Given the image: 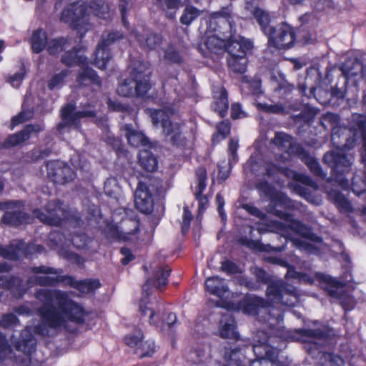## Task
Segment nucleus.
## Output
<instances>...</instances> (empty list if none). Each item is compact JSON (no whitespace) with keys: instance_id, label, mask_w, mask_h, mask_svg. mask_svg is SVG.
I'll use <instances>...</instances> for the list:
<instances>
[{"instance_id":"obj_1","label":"nucleus","mask_w":366,"mask_h":366,"mask_svg":"<svg viewBox=\"0 0 366 366\" xmlns=\"http://www.w3.org/2000/svg\"><path fill=\"white\" fill-rule=\"evenodd\" d=\"M36 296L45 300L37 310L41 318V323L35 327L37 334L46 337L49 336V329H66L67 321L79 325L85 323L88 312L65 292L42 289L36 292Z\"/></svg>"},{"instance_id":"obj_2","label":"nucleus","mask_w":366,"mask_h":366,"mask_svg":"<svg viewBox=\"0 0 366 366\" xmlns=\"http://www.w3.org/2000/svg\"><path fill=\"white\" fill-rule=\"evenodd\" d=\"M29 271L34 274H56V277L34 275L29 277L26 280L28 286L38 285L41 287H56L60 283L79 291L81 293L89 294L100 288L102 284L98 279H85L76 280L74 277L65 274L62 275L61 268H54L45 265L33 266Z\"/></svg>"},{"instance_id":"obj_3","label":"nucleus","mask_w":366,"mask_h":366,"mask_svg":"<svg viewBox=\"0 0 366 366\" xmlns=\"http://www.w3.org/2000/svg\"><path fill=\"white\" fill-rule=\"evenodd\" d=\"M256 347L257 346L246 343L242 340L233 347H225L224 357L226 363L224 366H274L277 360L274 351L272 349L265 351L264 357L247 360L246 350L251 349L255 352Z\"/></svg>"},{"instance_id":"obj_4","label":"nucleus","mask_w":366,"mask_h":366,"mask_svg":"<svg viewBox=\"0 0 366 366\" xmlns=\"http://www.w3.org/2000/svg\"><path fill=\"white\" fill-rule=\"evenodd\" d=\"M45 212L41 209H35L34 215L44 224L50 226H60L63 222H74L79 224L81 222V217L65 208L59 199H54L46 203L44 207Z\"/></svg>"},{"instance_id":"obj_5","label":"nucleus","mask_w":366,"mask_h":366,"mask_svg":"<svg viewBox=\"0 0 366 366\" xmlns=\"http://www.w3.org/2000/svg\"><path fill=\"white\" fill-rule=\"evenodd\" d=\"M207 29L212 32L222 36L227 40L237 41L234 15L228 7H222L217 11L211 14L207 22Z\"/></svg>"},{"instance_id":"obj_6","label":"nucleus","mask_w":366,"mask_h":366,"mask_svg":"<svg viewBox=\"0 0 366 366\" xmlns=\"http://www.w3.org/2000/svg\"><path fill=\"white\" fill-rule=\"evenodd\" d=\"M154 125L159 123L162 127L164 134L169 137L171 144L182 150H185L189 144V140L182 132V124L173 122L169 117L161 109H155L151 114Z\"/></svg>"},{"instance_id":"obj_7","label":"nucleus","mask_w":366,"mask_h":366,"mask_svg":"<svg viewBox=\"0 0 366 366\" xmlns=\"http://www.w3.org/2000/svg\"><path fill=\"white\" fill-rule=\"evenodd\" d=\"M150 77L144 71L134 68L129 77L125 79L117 87V93L124 97H145L151 89Z\"/></svg>"},{"instance_id":"obj_8","label":"nucleus","mask_w":366,"mask_h":366,"mask_svg":"<svg viewBox=\"0 0 366 366\" xmlns=\"http://www.w3.org/2000/svg\"><path fill=\"white\" fill-rule=\"evenodd\" d=\"M253 48V42L244 37H239L237 41H230L227 46V65L234 73L244 74L247 71V52Z\"/></svg>"},{"instance_id":"obj_9","label":"nucleus","mask_w":366,"mask_h":366,"mask_svg":"<svg viewBox=\"0 0 366 366\" xmlns=\"http://www.w3.org/2000/svg\"><path fill=\"white\" fill-rule=\"evenodd\" d=\"M265 295L266 300L269 302V307L273 304L292 307L299 298L298 290L295 287L283 280L274 279L267 286Z\"/></svg>"},{"instance_id":"obj_10","label":"nucleus","mask_w":366,"mask_h":366,"mask_svg":"<svg viewBox=\"0 0 366 366\" xmlns=\"http://www.w3.org/2000/svg\"><path fill=\"white\" fill-rule=\"evenodd\" d=\"M60 20L80 33V38H83L89 29L87 6L84 4H79V1L69 4L62 10Z\"/></svg>"},{"instance_id":"obj_11","label":"nucleus","mask_w":366,"mask_h":366,"mask_svg":"<svg viewBox=\"0 0 366 366\" xmlns=\"http://www.w3.org/2000/svg\"><path fill=\"white\" fill-rule=\"evenodd\" d=\"M162 185L157 182L139 181L134 192L136 209L142 214H150L154 210L155 199L162 192Z\"/></svg>"},{"instance_id":"obj_12","label":"nucleus","mask_w":366,"mask_h":366,"mask_svg":"<svg viewBox=\"0 0 366 366\" xmlns=\"http://www.w3.org/2000/svg\"><path fill=\"white\" fill-rule=\"evenodd\" d=\"M322 162L331 168L332 176L336 182L342 187L348 186L346 176L351 171L352 162L347 154L329 151L324 154Z\"/></svg>"},{"instance_id":"obj_13","label":"nucleus","mask_w":366,"mask_h":366,"mask_svg":"<svg viewBox=\"0 0 366 366\" xmlns=\"http://www.w3.org/2000/svg\"><path fill=\"white\" fill-rule=\"evenodd\" d=\"M25 205L24 200L0 202V209L6 210L1 218V222L14 228L29 223L30 215L24 211Z\"/></svg>"},{"instance_id":"obj_14","label":"nucleus","mask_w":366,"mask_h":366,"mask_svg":"<svg viewBox=\"0 0 366 366\" xmlns=\"http://www.w3.org/2000/svg\"><path fill=\"white\" fill-rule=\"evenodd\" d=\"M325 122L332 128L331 141L332 144L340 150H350L355 146L356 138L347 133L346 129L340 126V117L337 114L327 112L323 116Z\"/></svg>"},{"instance_id":"obj_15","label":"nucleus","mask_w":366,"mask_h":366,"mask_svg":"<svg viewBox=\"0 0 366 366\" xmlns=\"http://www.w3.org/2000/svg\"><path fill=\"white\" fill-rule=\"evenodd\" d=\"M266 36L268 38V46L277 50L290 49L296 41L294 28L285 22L272 27Z\"/></svg>"},{"instance_id":"obj_16","label":"nucleus","mask_w":366,"mask_h":366,"mask_svg":"<svg viewBox=\"0 0 366 366\" xmlns=\"http://www.w3.org/2000/svg\"><path fill=\"white\" fill-rule=\"evenodd\" d=\"M123 38L122 32L118 31L109 33L106 38L102 37L94 53V64L100 69H106L112 58L110 46Z\"/></svg>"},{"instance_id":"obj_17","label":"nucleus","mask_w":366,"mask_h":366,"mask_svg":"<svg viewBox=\"0 0 366 366\" xmlns=\"http://www.w3.org/2000/svg\"><path fill=\"white\" fill-rule=\"evenodd\" d=\"M46 168L48 178L55 184L64 185L76 177V172L68 164L58 160L46 162Z\"/></svg>"},{"instance_id":"obj_18","label":"nucleus","mask_w":366,"mask_h":366,"mask_svg":"<svg viewBox=\"0 0 366 366\" xmlns=\"http://www.w3.org/2000/svg\"><path fill=\"white\" fill-rule=\"evenodd\" d=\"M45 252L46 250L44 245L33 242L26 244L24 239H15L9 243V260L16 261L21 256L26 258L36 257Z\"/></svg>"},{"instance_id":"obj_19","label":"nucleus","mask_w":366,"mask_h":366,"mask_svg":"<svg viewBox=\"0 0 366 366\" xmlns=\"http://www.w3.org/2000/svg\"><path fill=\"white\" fill-rule=\"evenodd\" d=\"M275 214L279 217L289 222L290 229L297 234L314 243L321 244L323 242V238L315 233L310 226L307 225L300 220L294 219L291 214L278 210L276 211Z\"/></svg>"},{"instance_id":"obj_20","label":"nucleus","mask_w":366,"mask_h":366,"mask_svg":"<svg viewBox=\"0 0 366 366\" xmlns=\"http://www.w3.org/2000/svg\"><path fill=\"white\" fill-rule=\"evenodd\" d=\"M252 273L255 280L244 275L239 276L237 277L238 284L249 290L258 291L262 290L264 285L267 286L274 280V277L262 267H254Z\"/></svg>"},{"instance_id":"obj_21","label":"nucleus","mask_w":366,"mask_h":366,"mask_svg":"<svg viewBox=\"0 0 366 366\" xmlns=\"http://www.w3.org/2000/svg\"><path fill=\"white\" fill-rule=\"evenodd\" d=\"M44 130L41 124H29L14 134H9L3 142H0V149H9L18 146L29 140L31 134H38Z\"/></svg>"},{"instance_id":"obj_22","label":"nucleus","mask_w":366,"mask_h":366,"mask_svg":"<svg viewBox=\"0 0 366 366\" xmlns=\"http://www.w3.org/2000/svg\"><path fill=\"white\" fill-rule=\"evenodd\" d=\"M291 151L295 156L297 157L309 168L310 171L315 176L321 179L326 177L327 174L323 171L318 160L315 157H312L302 145H293L291 147Z\"/></svg>"},{"instance_id":"obj_23","label":"nucleus","mask_w":366,"mask_h":366,"mask_svg":"<svg viewBox=\"0 0 366 366\" xmlns=\"http://www.w3.org/2000/svg\"><path fill=\"white\" fill-rule=\"evenodd\" d=\"M269 307V301L255 295H246L237 303V307L239 310L249 315H257L260 309Z\"/></svg>"},{"instance_id":"obj_24","label":"nucleus","mask_w":366,"mask_h":366,"mask_svg":"<svg viewBox=\"0 0 366 366\" xmlns=\"http://www.w3.org/2000/svg\"><path fill=\"white\" fill-rule=\"evenodd\" d=\"M0 288L9 291L16 299L22 298L28 290L24 280L14 275H1Z\"/></svg>"},{"instance_id":"obj_25","label":"nucleus","mask_w":366,"mask_h":366,"mask_svg":"<svg viewBox=\"0 0 366 366\" xmlns=\"http://www.w3.org/2000/svg\"><path fill=\"white\" fill-rule=\"evenodd\" d=\"M83 46H74L71 49L65 50L61 56L60 61L67 67L86 66L88 64V59L85 56Z\"/></svg>"},{"instance_id":"obj_26","label":"nucleus","mask_w":366,"mask_h":366,"mask_svg":"<svg viewBox=\"0 0 366 366\" xmlns=\"http://www.w3.org/2000/svg\"><path fill=\"white\" fill-rule=\"evenodd\" d=\"M97 112L94 110H82L76 112V106L71 103L66 104L61 109V120H66L73 124L76 128L81 126V119L85 117H95Z\"/></svg>"},{"instance_id":"obj_27","label":"nucleus","mask_w":366,"mask_h":366,"mask_svg":"<svg viewBox=\"0 0 366 366\" xmlns=\"http://www.w3.org/2000/svg\"><path fill=\"white\" fill-rule=\"evenodd\" d=\"M212 110L218 114L220 118H224L227 115L229 109L228 92L223 86L216 87L213 90Z\"/></svg>"},{"instance_id":"obj_28","label":"nucleus","mask_w":366,"mask_h":366,"mask_svg":"<svg viewBox=\"0 0 366 366\" xmlns=\"http://www.w3.org/2000/svg\"><path fill=\"white\" fill-rule=\"evenodd\" d=\"M341 74L335 86L330 89L331 96L337 99H343L347 94V88L349 82V76L351 74L352 68L347 66V61H345L340 67Z\"/></svg>"},{"instance_id":"obj_29","label":"nucleus","mask_w":366,"mask_h":366,"mask_svg":"<svg viewBox=\"0 0 366 366\" xmlns=\"http://www.w3.org/2000/svg\"><path fill=\"white\" fill-rule=\"evenodd\" d=\"M135 39L141 48H147L149 50H155L160 47L163 41V36L161 34L153 31L141 34L137 32Z\"/></svg>"},{"instance_id":"obj_30","label":"nucleus","mask_w":366,"mask_h":366,"mask_svg":"<svg viewBox=\"0 0 366 366\" xmlns=\"http://www.w3.org/2000/svg\"><path fill=\"white\" fill-rule=\"evenodd\" d=\"M204 45L210 54L219 55L225 51L227 52L229 40L214 33L213 35L207 37Z\"/></svg>"},{"instance_id":"obj_31","label":"nucleus","mask_w":366,"mask_h":366,"mask_svg":"<svg viewBox=\"0 0 366 366\" xmlns=\"http://www.w3.org/2000/svg\"><path fill=\"white\" fill-rule=\"evenodd\" d=\"M205 290L210 295L222 298L229 291L228 285L224 279L219 276H213L205 280Z\"/></svg>"},{"instance_id":"obj_32","label":"nucleus","mask_w":366,"mask_h":366,"mask_svg":"<svg viewBox=\"0 0 366 366\" xmlns=\"http://www.w3.org/2000/svg\"><path fill=\"white\" fill-rule=\"evenodd\" d=\"M36 340L29 331L21 332L20 337L14 344L16 350L28 356L31 355L36 351Z\"/></svg>"},{"instance_id":"obj_33","label":"nucleus","mask_w":366,"mask_h":366,"mask_svg":"<svg viewBox=\"0 0 366 366\" xmlns=\"http://www.w3.org/2000/svg\"><path fill=\"white\" fill-rule=\"evenodd\" d=\"M256 189L267 197H272V200L277 204L290 207L291 200L283 193L277 194L273 197L274 193V187L266 180L259 181L256 184Z\"/></svg>"},{"instance_id":"obj_34","label":"nucleus","mask_w":366,"mask_h":366,"mask_svg":"<svg viewBox=\"0 0 366 366\" xmlns=\"http://www.w3.org/2000/svg\"><path fill=\"white\" fill-rule=\"evenodd\" d=\"M124 131L129 144L134 147L147 146L150 143L149 138L143 132L134 129L132 124H124Z\"/></svg>"},{"instance_id":"obj_35","label":"nucleus","mask_w":366,"mask_h":366,"mask_svg":"<svg viewBox=\"0 0 366 366\" xmlns=\"http://www.w3.org/2000/svg\"><path fill=\"white\" fill-rule=\"evenodd\" d=\"M76 81L79 85L85 87L91 85L100 86L102 84V80L97 72L89 66L84 67L78 73Z\"/></svg>"},{"instance_id":"obj_36","label":"nucleus","mask_w":366,"mask_h":366,"mask_svg":"<svg viewBox=\"0 0 366 366\" xmlns=\"http://www.w3.org/2000/svg\"><path fill=\"white\" fill-rule=\"evenodd\" d=\"M48 34L41 28L34 30L31 37V48L34 54H40L46 49L48 43Z\"/></svg>"},{"instance_id":"obj_37","label":"nucleus","mask_w":366,"mask_h":366,"mask_svg":"<svg viewBox=\"0 0 366 366\" xmlns=\"http://www.w3.org/2000/svg\"><path fill=\"white\" fill-rule=\"evenodd\" d=\"M139 221H137L135 222L134 228L132 231L123 234L122 232L119 231L117 225L109 223L107 224L106 227V235L113 240L125 242L128 240V235L135 234L139 232Z\"/></svg>"},{"instance_id":"obj_38","label":"nucleus","mask_w":366,"mask_h":366,"mask_svg":"<svg viewBox=\"0 0 366 366\" xmlns=\"http://www.w3.org/2000/svg\"><path fill=\"white\" fill-rule=\"evenodd\" d=\"M328 197L340 212L346 213L352 212L350 202L340 191L331 190L328 193Z\"/></svg>"},{"instance_id":"obj_39","label":"nucleus","mask_w":366,"mask_h":366,"mask_svg":"<svg viewBox=\"0 0 366 366\" xmlns=\"http://www.w3.org/2000/svg\"><path fill=\"white\" fill-rule=\"evenodd\" d=\"M70 46V41L67 37L59 36L49 40L46 51L51 56H56L64 52Z\"/></svg>"},{"instance_id":"obj_40","label":"nucleus","mask_w":366,"mask_h":366,"mask_svg":"<svg viewBox=\"0 0 366 366\" xmlns=\"http://www.w3.org/2000/svg\"><path fill=\"white\" fill-rule=\"evenodd\" d=\"M172 269L168 265L156 267L152 278L149 280L157 289L165 287L168 284V278L170 276Z\"/></svg>"},{"instance_id":"obj_41","label":"nucleus","mask_w":366,"mask_h":366,"mask_svg":"<svg viewBox=\"0 0 366 366\" xmlns=\"http://www.w3.org/2000/svg\"><path fill=\"white\" fill-rule=\"evenodd\" d=\"M297 334L302 337L326 340L330 336V329L324 326L316 329L302 328L297 330Z\"/></svg>"},{"instance_id":"obj_42","label":"nucleus","mask_w":366,"mask_h":366,"mask_svg":"<svg viewBox=\"0 0 366 366\" xmlns=\"http://www.w3.org/2000/svg\"><path fill=\"white\" fill-rule=\"evenodd\" d=\"M139 163L143 169L149 172L156 171L158 167L157 157L149 150H143L139 152Z\"/></svg>"},{"instance_id":"obj_43","label":"nucleus","mask_w":366,"mask_h":366,"mask_svg":"<svg viewBox=\"0 0 366 366\" xmlns=\"http://www.w3.org/2000/svg\"><path fill=\"white\" fill-rule=\"evenodd\" d=\"M252 16L260 26L261 31L267 35L273 27L269 26L271 19L269 13L257 6L252 11Z\"/></svg>"},{"instance_id":"obj_44","label":"nucleus","mask_w":366,"mask_h":366,"mask_svg":"<svg viewBox=\"0 0 366 366\" xmlns=\"http://www.w3.org/2000/svg\"><path fill=\"white\" fill-rule=\"evenodd\" d=\"M216 129L211 139L213 145L219 144L230 134L231 123L228 120H222L217 124Z\"/></svg>"},{"instance_id":"obj_45","label":"nucleus","mask_w":366,"mask_h":366,"mask_svg":"<svg viewBox=\"0 0 366 366\" xmlns=\"http://www.w3.org/2000/svg\"><path fill=\"white\" fill-rule=\"evenodd\" d=\"M202 11L192 5H187L180 17L182 24L189 26L201 14Z\"/></svg>"},{"instance_id":"obj_46","label":"nucleus","mask_w":366,"mask_h":366,"mask_svg":"<svg viewBox=\"0 0 366 366\" xmlns=\"http://www.w3.org/2000/svg\"><path fill=\"white\" fill-rule=\"evenodd\" d=\"M273 142L279 147L287 148L288 152L292 155H294V154L291 151V147L298 144L292 142V136L283 132L275 133Z\"/></svg>"},{"instance_id":"obj_47","label":"nucleus","mask_w":366,"mask_h":366,"mask_svg":"<svg viewBox=\"0 0 366 366\" xmlns=\"http://www.w3.org/2000/svg\"><path fill=\"white\" fill-rule=\"evenodd\" d=\"M295 86L289 83L286 79H282L277 82L274 89V92L277 94L280 99H286L292 93Z\"/></svg>"},{"instance_id":"obj_48","label":"nucleus","mask_w":366,"mask_h":366,"mask_svg":"<svg viewBox=\"0 0 366 366\" xmlns=\"http://www.w3.org/2000/svg\"><path fill=\"white\" fill-rule=\"evenodd\" d=\"M144 339V334L141 329L135 328L132 333L124 336V342L130 347H139Z\"/></svg>"},{"instance_id":"obj_49","label":"nucleus","mask_w":366,"mask_h":366,"mask_svg":"<svg viewBox=\"0 0 366 366\" xmlns=\"http://www.w3.org/2000/svg\"><path fill=\"white\" fill-rule=\"evenodd\" d=\"M219 333L222 338L231 339L236 342L239 341V335L236 331L234 323L225 322L220 328Z\"/></svg>"},{"instance_id":"obj_50","label":"nucleus","mask_w":366,"mask_h":366,"mask_svg":"<svg viewBox=\"0 0 366 366\" xmlns=\"http://www.w3.org/2000/svg\"><path fill=\"white\" fill-rule=\"evenodd\" d=\"M89 8L95 16L102 19H106V15L109 13L108 5L101 0L92 1Z\"/></svg>"},{"instance_id":"obj_51","label":"nucleus","mask_w":366,"mask_h":366,"mask_svg":"<svg viewBox=\"0 0 366 366\" xmlns=\"http://www.w3.org/2000/svg\"><path fill=\"white\" fill-rule=\"evenodd\" d=\"M352 129L361 134V136L366 135V116L360 114H354L352 122Z\"/></svg>"},{"instance_id":"obj_52","label":"nucleus","mask_w":366,"mask_h":366,"mask_svg":"<svg viewBox=\"0 0 366 366\" xmlns=\"http://www.w3.org/2000/svg\"><path fill=\"white\" fill-rule=\"evenodd\" d=\"M69 74L68 69H63L59 73L54 74L49 81H48V88L49 90H54L58 86L63 84L65 79L67 77Z\"/></svg>"},{"instance_id":"obj_53","label":"nucleus","mask_w":366,"mask_h":366,"mask_svg":"<svg viewBox=\"0 0 366 366\" xmlns=\"http://www.w3.org/2000/svg\"><path fill=\"white\" fill-rule=\"evenodd\" d=\"M257 107L259 111L267 114H283L285 111V107L281 104H268L267 103H258Z\"/></svg>"},{"instance_id":"obj_54","label":"nucleus","mask_w":366,"mask_h":366,"mask_svg":"<svg viewBox=\"0 0 366 366\" xmlns=\"http://www.w3.org/2000/svg\"><path fill=\"white\" fill-rule=\"evenodd\" d=\"M164 59L170 64H180L183 62V57L180 52L174 47H168L164 51Z\"/></svg>"},{"instance_id":"obj_55","label":"nucleus","mask_w":366,"mask_h":366,"mask_svg":"<svg viewBox=\"0 0 366 366\" xmlns=\"http://www.w3.org/2000/svg\"><path fill=\"white\" fill-rule=\"evenodd\" d=\"M220 270L228 275L242 273V269L235 262L228 259L221 262Z\"/></svg>"},{"instance_id":"obj_56","label":"nucleus","mask_w":366,"mask_h":366,"mask_svg":"<svg viewBox=\"0 0 366 366\" xmlns=\"http://www.w3.org/2000/svg\"><path fill=\"white\" fill-rule=\"evenodd\" d=\"M137 350H140V358L152 357L155 352V343L152 340H147L141 342Z\"/></svg>"},{"instance_id":"obj_57","label":"nucleus","mask_w":366,"mask_h":366,"mask_svg":"<svg viewBox=\"0 0 366 366\" xmlns=\"http://www.w3.org/2000/svg\"><path fill=\"white\" fill-rule=\"evenodd\" d=\"M19 324V320L17 316L13 313H6L0 317V327L4 329L16 326Z\"/></svg>"},{"instance_id":"obj_58","label":"nucleus","mask_w":366,"mask_h":366,"mask_svg":"<svg viewBox=\"0 0 366 366\" xmlns=\"http://www.w3.org/2000/svg\"><path fill=\"white\" fill-rule=\"evenodd\" d=\"M26 75V69L24 64L21 65L19 71L9 76L6 78V81L11 84L13 86L19 87L24 80Z\"/></svg>"},{"instance_id":"obj_59","label":"nucleus","mask_w":366,"mask_h":366,"mask_svg":"<svg viewBox=\"0 0 366 366\" xmlns=\"http://www.w3.org/2000/svg\"><path fill=\"white\" fill-rule=\"evenodd\" d=\"M264 175L268 177H272L277 174H285L287 168L280 167L273 162H267L264 165Z\"/></svg>"},{"instance_id":"obj_60","label":"nucleus","mask_w":366,"mask_h":366,"mask_svg":"<svg viewBox=\"0 0 366 366\" xmlns=\"http://www.w3.org/2000/svg\"><path fill=\"white\" fill-rule=\"evenodd\" d=\"M162 2L163 0H157ZM164 6L167 10H173L174 11H167V16L172 19L174 18L176 11L182 6V0H164Z\"/></svg>"},{"instance_id":"obj_61","label":"nucleus","mask_w":366,"mask_h":366,"mask_svg":"<svg viewBox=\"0 0 366 366\" xmlns=\"http://www.w3.org/2000/svg\"><path fill=\"white\" fill-rule=\"evenodd\" d=\"M52 152L51 148L46 147L42 149H34L31 151L30 158L34 162H39L49 157Z\"/></svg>"},{"instance_id":"obj_62","label":"nucleus","mask_w":366,"mask_h":366,"mask_svg":"<svg viewBox=\"0 0 366 366\" xmlns=\"http://www.w3.org/2000/svg\"><path fill=\"white\" fill-rule=\"evenodd\" d=\"M295 244L296 246L300 248V249H302L306 253L310 254H316L319 252V248L315 246V244L305 242L302 239H296L295 241Z\"/></svg>"},{"instance_id":"obj_63","label":"nucleus","mask_w":366,"mask_h":366,"mask_svg":"<svg viewBox=\"0 0 366 366\" xmlns=\"http://www.w3.org/2000/svg\"><path fill=\"white\" fill-rule=\"evenodd\" d=\"M193 219V215L191 211L189 209L187 206L184 207L183 208V216H182V232L183 233H186L189 227L191 222Z\"/></svg>"},{"instance_id":"obj_64","label":"nucleus","mask_w":366,"mask_h":366,"mask_svg":"<svg viewBox=\"0 0 366 366\" xmlns=\"http://www.w3.org/2000/svg\"><path fill=\"white\" fill-rule=\"evenodd\" d=\"M129 6V0H119V10L121 13L122 21L124 26L127 29L129 28V24L127 21V11Z\"/></svg>"}]
</instances>
